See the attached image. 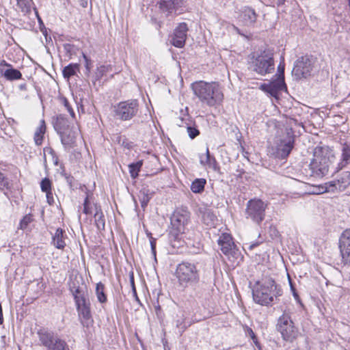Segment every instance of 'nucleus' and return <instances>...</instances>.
<instances>
[{
  "label": "nucleus",
  "mask_w": 350,
  "mask_h": 350,
  "mask_svg": "<svg viewBox=\"0 0 350 350\" xmlns=\"http://www.w3.org/2000/svg\"><path fill=\"white\" fill-rule=\"evenodd\" d=\"M175 275L179 285L184 288L196 285L200 278L197 265L188 261H183L176 266Z\"/></svg>",
  "instance_id": "nucleus-4"
},
{
  "label": "nucleus",
  "mask_w": 350,
  "mask_h": 350,
  "mask_svg": "<svg viewBox=\"0 0 350 350\" xmlns=\"http://www.w3.org/2000/svg\"><path fill=\"white\" fill-rule=\"evenodd\" d=\"M190 218V213L185 210L175 211L171 217L172 227L170 237L174 240L180 241L186 237L185 229Z\"/></svg>",
  "instance_id": "nucleus-5"
},
{
  "label": "nucleus",
  "mask_w": 350,
  "mask_h": 350,
  "mask_svg": "<svg viewBox=\"0 0 350 350\" xmlns=\"http://www.w3.org/2000/svg\"><path fill=\"white\" fill-rule=\"evenodd\" d=\"M348 1H349V6H350V0H348Z\"/></svg>",
  "instance_id": "nucleus-57"
},
{
  "label": "nucleus",
  "mask_w": 350,
  "mask_h": 350,
  "mask_svg": "<svg viewBox=\"0 0 350 350\" xmlns=\"http://www.w3.org/2000/svg\"><path fill=\"white\" fill-rule=\"evenodd\" d=\"M257 19V14L254 9L250 7L243 8L239 15V21L243 25L251 27L254 25Z\"/></svg>",
  "instance_id": "nucleus-20"
},
{
  "label": "nucleus",
  "mask_w": 350,
  "mask_h": 350,
  "mask_svg": "<svg viewBox=\"0 0 350 350\" xmlns=\"http://www.w3.org/2000/svg\"><path fill=\"white\" fill-rule=\"evenodd\" d=\"M247 334L252 338V340H253L254 344L257 346L258 342L257 340V338H256L254 332H253V330L251 328H248L247 330Z\"/></svg>",
  "instance_id": "nucleus-48"
},
{
  "label": "nucleus",
  "mask_w": 350,
  "mask_h": 350,
  "mask_svg": "<svg viewBox=\"0 0 350 350\" xmlns=\"http://www.w3.org/2000/svg\"><path fill=\"white\" fill-rule=\"evenodd\" d=\"M70 289L74 297L85 291L83 287L79 286H77L75 283L70 286Z\"/></svg>",
  "instance_id": "nucleus-42"
},
{
  "label": "nucleus",
  "mask_w": 350,
  "mask_h": 350,
  "mask_svg": "<svg viewBox=\"0 0 350 350\" xmlns=\"http://www.w3.org/2000/svg\"><path fill=\"white\" fill-rule=\"evenodd\" d=\"M83 57L85 62V68L87 71L90 72L92 68V62L84 53H83Z\"/></svg>",
  "instance_id": "nucleus-49"
},
{
  "label": "nucleus",
  "mask_w": 350,
  "mask_h": 350,
  "mask_svg": "<svg viewBox=\"0 0 350 350\" xmlns=\"http://www.w3.org/2000/svg\"><path fill=\"white\" fill-rule=\"evenodd\" d=\"M339 247L345 264L350 263V228L345 230L341 234L339 241Z\"/></svg>",
  "instance_id": "nucleus-16"
},
{
  "label": "nucleus",
  "mask_w": 350,
  "mask_h": 350,
  "mask_svg": "<svg viewBox=\"0 0 350 350\" xmlns=\"http://www.w3.org/2000/svg\"><path fill=\"white\" fill-rule=\"evenodd\" d=\"M192 90L194 94L209 107L219 104L224 98L219 85L215 82L198 81L192 84Z\"/></svg>",
  "instance_id": "nucleus-2"
},
{
  "label": "nucleus",
  "mask_w": 350,
  "mask_h": 350,
  "mask_svg": "<svg viewBox=\"0 0 350 350\" xmlns=\"http://www.w3.org/2000/svg\"><path fill=\"white\" fill-rule=\"evenodd\" d=\"M334 158V151L329 147L317 146L314 150L313 159L309 165L310 176L321 178L327 175Z\"/></svg>",
  "instance_id": "nucleus-1"
},
{
  "label": "nucleus",
  "mask_w": 350,
  "mask_h": 350,
  "mask_svg": "<svg viewBox=\"0 0 350 350\" xmlns=\"http://www.w3.org/2000/svg\"><path fill=\"white\" fill-rule=\"evenodd\" d=\"M215 216L210 211H206L203 215V221L207 225H211Z\"/></svg>",
  "instance_id": "nucleus-41"
},
{
  "label": "nucleus",
  "mask_w": 350,
  "mask_h": 350,
  "mask_svg": "<svg viewBox=\"0 0 350 350\" xmlns=\"http://www.w3.org/2000/svg\"><path fill=\"white\" fill-rule=\"evenodd\" d=\"M260 88L275 97L278 95L279 92L286 90L284 79L282 77H275V79L272 80L270 83L262 85Z\"/></svg>",
  "instance_id": "nucleus-18"
},
{
  "label": "nucleus",
  "mask_w": 350,
  "mask_h": 350,
  "mask_svg": "<svg viewBox=\"0 0 350 350\" xmlns=\"http://www.w3.org/2000/svg\"><path fill=\"white\" fill-rule=\"evenodd\" d=\"M187 130L188 135L191 139H194L200 134L199 130L195 127H192V126H187Z\"/></svg>",
  "instance_id": "nucleus-44"
},
{
  "label": "nucleus",
  "mask_w": 350,
  "mask_h": 350,
  "mask_svg": "<svg viewBox=\"0 0 350 350\" xmlns=\"http://www.w3.org/2000/svg\"><path fill=\"white\" fill-rule=\"evenodd\" d=\"M350 163V144L344 143L341 149L340 161L338 163V170H342Z\"/></svg>",
  "instance_id": "nucleus-24"
},
{
  "label": "nucleus",
  "mask_w": 350,
  "mask_h": 350,
  "mask_svg": "<svg viewBox=\"0 0 350 350\" xmlns=\"http://www.w3.org/2000/svg\"><path fill=\"white\" fill-rule=\"evenodd\" d=\"M18 88L20 90L25 91L27 90V84L26 83H22L18 85Z\"/></svg>",
  "instance_id": "nucleus-52"
},
{
  "label": "nucleus",
  "mask_w": 350,
  "mask_h": 350,
  "mask_svg": "<svg viewBox=\"0 0 350 350\" xmlns=\"http://www.w3.org/2000/svg\"><path fill=\"white\" fill-rule=\"evenodd\" d=\"M325 192H330L328 190V185L327 183H326L324 185H319L317 187H314L312 193L313 194H321Z\"/></svg>",
  "instance_id": "nucleus-40"
},
{
  "label": "nucleus",
  "mask_w": 350,
  "mask_h": 350,
  "mask_svg": "<svg viewBox=\"0 0 350 350\" xmlns=\"http://www.w3.org/2000/svg\"><path fill=\"white\" fill-rule=\"evenodd\" d=\"M9 182L8 180L5 177L3 174L0 172V189L3 190L4 189H8Z\"/></svg>",
  "instance_id": "nucleus-43"
},
{
  "label": "nucleus",
  "mask_w": 350,
  "mask_h": 350,
  "mask_svg": "<svg viewBox=\"0 0 350 350\" xmlns=\"http://www.w3.org/2000/svg\"><path fill=\"white\" fill-rule=\"evenodd\" d=\"M200 163L202 165H208L209 167H212L214 170L217 169V162L213 157H211L208 148L206 149V154L200 156Z\"/></svg>",
  "instance_id": "nucleus-28"
},
{
  "label": "nucleus",
  "mask_w": 350,
  "mask_h": 350,
  "mask_svg": "<svg viewBox=\"0 0 350 350\" xmlns=\"http://www.w3.org/2000/svg\"><path fill=\"white\" fill-rule=\"evenodd\" d=\"M147 236L149 237V239H150V236H152V234L150 232H147Z\"/></svg>",
  "instance_id": "nucleus-55"
},
{
  "label": "nucleus",
  "mask_w": 350,
  "mask_h": 350,
  "mask_svg": "<svg viewBox=\"0 0 350 350\" xmlns=\"http://www.w3.org/2000/svg\"><path fill=\"white\" fill-rule=\"evenodd\" d=\"M79 69V65L78 64H70L63 69V76L65 79H68L70 77L74 76Z\"/></svg>",
  "instance_id": "nucleus-32"
},
{
  "label": "nucleus",
  "mask_w": 350,
  "mask_h": 350,
  "mask_svg": "<svg viewBox=\"0 0 350 350\" xmlns=\"http://www.w3.org/2000/svg\"><path fill=\"white\" fill-rule=\"evenodd\" d=\"M96 294L99 302L105 303L107 301V296L105 293V285L102 282H98L96 287Z\"/></svg>",
  "instance_id": "nucleus-34"
},
{
  "label": "nucleus",
  "mask_w": 350,
  "mask_h": 350,
  "mask_svg": "<svg viewBox=\"0 0 350 350\" xmlns=\"http://www.w3.org/2000/svg\"><path fill=\"white\" fill-rule=\"evenodd\" d=\"M74 299H75L76 306L89 301L88 293L85 291H83V293H81V294L76 295L74 297Z\"/></svg>",
  "instance_id": "nucleus-36"
},
{
  "label": "nucleus",
  "mask_w": 350,
  "mask_h": 350,
  "mask_svg": "<svg viewBox=\"0 0 350 350\" xmlns=\"http://www.w3.org/2000/svg\"><path fill=\"white\" fill-rule=\"evenodd\" d=\"M258 288L253 291L254 301L262 306H268L273 301L274 297L282 295V291L271 278H266L257 282Z\"/></svg>",
  "instance_id": "nucleus-3"
},
{
  "label": "nucleus",
  "mask_w": 350,
  "mask_h": 350,
  "mask_svg": "<svg viewBox=\"0 0 350 350\" xmlns=\"http://www.w3.org/2000/svg\"><path fill=\"white\" fill-rule=\"evenodd\" d=\"M40 188L42 191L44 193H50L51 191V182L48 178H44L40 183Z\"/></svg>",
  "instance_id": "nucleus-37"
},
{
  "label": "nucleus",
  "mask_w": 350,
  "mask_h": 350,
  "mask_svg": "<svg viewBox=\"0 0 350 350\" xmlns=\"http://www.w3.org/2000/svg\"><path fill=\"white\" fill-rule=\"evenodd\" d=\"M156 241H157V239L155 238H153L152 236H150V247H151V252H152V254L154 256L155 260H156Z\"/></svg>",
  "instance_id": "nucleus-47"
},
{
  "label": "nucleus",
  "mask_w": 350,
  "mask_h": 350,
  "mask_svg": "<svg viewBox=\"0 0 350 350\" xmlns=\"http://www.w3.org/2000/svg\"><path fill=\"white\" fill-rule=\"evenodd\" d=\"M139 111V103L135 99L120 102L115 106L116 116L121 120L126 121L135 117Z\"/></svg>",
  "instance_id": "nucleus-11"
},
{
  "label": "nucleus",
  "mask_w": 350,
  "mask_h": 350,
  "mask_svg": "<svg viewBox=\"0 0 350 350\" xmlns=\"http://www.w3.org/2000/svg\"><path fill=\"white\" fill-rule=\"evenodd\" d=\"M142 165V160L138 161L135 163H132L129 165V173L132 178L135 179L138 176Z\"/></svg>",
  "instance_id": "nucleus-33"
},
{
  "label": "nucleus",
  "mask_w": 350,
  "mask_h": 350,
  "mask_svg": "<svg viewBox=\"0 0 350 350\" xmlns=\"http://www.w3.org/2000/svg\"><path fill=\"white\" fill-rule=\"evenodd\" d=\"M295 142V136L292 131H288L285 136L277 139L269 152L275 158L285 159L291 152Z\"/></svg>",
  "instance_id": "nucleus-7"
},
{
  "label": "nucleus",
  "mask_w": 350,
  "mask_h": 350,
  "mask_svg": "<svg viewBox=\"0 0 350 350\" xmlns=\"http://www.w3.org/2000/svg\"><path fill=\"white\" fill-rule=\"evenodd\" d=\"M62 104L66 108V109L68 110V111L69 112L70 116L72 118H75V114L74 110L72 108L71 105H70L68 100L66 98H63L62 99Z\"/></svg>",
  "instance_id": "nucleus-45"
},
{
  "label": "nucleus",
  "mask_w": 350,
  "mask_h": 350,
  "mask_svg": "<svg viewBox=\"0 0 350 350\" xmlns=\"http://www.w3.org/2000/svg\"><path fill=\"white\" fill-rule=\"evenodd\" d=\"M187 31L188 27L187 23H179L174 29V34L170 41L171 44L176 47L183 48L185 44Z\"/></svg>",
  "instance_id": "nucleus-15"
},
{
  "label": "nucleus",
  "mask_w": 350,
  "mask_h": 350,
  "mask_svg": "<svg viewBox=\"0 0 350 350\" xmlns=\"http://www.w3.org/2000/svg\"><path fill=\"white\" fill-rule=\"evenodd\" d=\"M130 282H131V286H132V291H133V295L135 297L136 300L139 301V299H138L137 295V292H136L135 286L134 277H133V273L130 275Z\"/></svg>",
  "instance_id": "nucleus-50"
},
{
  "label": "nucleus",
  "mask_w": 350,
  "mask_h": 350,
  "mask_svg": "<svg viewBox=\"0 0 350 350\" xmlns=\"http://www.w3.org/2000/svg\"><path fill=\"white\" fill-rule=\"evenodd\" d=\"M312 70V59L308 57H301L296 62L292 73L296 79L307 78L310 75Z\"/></svg>",
  "instance_id": "nucleus-13"
},
{
  "label": "nucleus",
  "mask_w": 350,
  "mask_h": 350,
  "mask_svg": "<svg viewBox=\"0 0 350 350\" xmlns=\"http://www.w3.org/2000/svg\"><path fill=\"white\" fill-rule=\"evenodd\" d=\"M278 74L275 77H282L284 79V63L280 62L278 66Z\"/></svg>",
  "instance_id": "nucleus-46"
},
{
  "label": "nucleus",
  "mask_w": 350,
  "mask_h": 350,
  "mask_svg": "<svg viewBox=\"0 0 350 350\" xmlns=\"http://www.w3.org/2000/svg\"><path fill=\"white\" fill-rule=\"evenodd\" d=\"M217 243L220 247L221 251L227 256L234 257L237 253L236 245H234L232 237L228 233H223L217 240Z\"/></svg>",
  "instance_id": "nucleus-14"
},
{
  "label": "nucleus",
  "mask_w": 350,
  "mask_h": 350,
  "mask_svg": "<svg viewBox=\"0 0 350 350\" xmlns=\"http://www.w3.org/2000/svg\"><path fill=\"white\" fill-rule=\"evenodd\" d=\"M251 69L260 75L271 73L274 70L273 54L270 51H264L254 57Z\"/></svg>",
  "instance_id": "nucleus-6"
},
{
  "label": "nucleus",
  "mask_w": 350,
  "mask_h": 350,
  "mask_svg": "<svg viewBox=\"0 0 350 350\" xmlns=\"http://www.w3.org/2000/svg\"><path fill=\"white\" fill-rule=\"evenodd\" d=\"M76 306L80 319L88 321L92 318L90 301Z\"/></svg>",
  "instance_id": "nucleus-25"
},
{
  "label": "nucleus",
  "mask_w": 350,
  "mask_h": 350,
  "mask_svg": "<svg viewBox=\"0 0 350 350\" xmlns=\"http://www.w3.org/2000/svg\"><path fill=\"white\" fill-rule=\"evenodd\" d=\"M83 212L86 215L92 214L93 212L94 213V205H91L88 199V196H87L84 200Z\"/></svg>",
  "instance_id": "nucleus-38"
},
{
  "label": "nucleus",
  "mask_w": 350,
  "mask_h": 350,
  "mask_svg": "<svg viewBox=\"0 0 350 350\" xmlns=\"http://www.w3.org/2000/svg\"><path fill=\"white\" fill-rule=\"evenodd\" d=\"M110 70L111 67L109 66L102 65L97 67L94 73L95 80H99L103 76H104L107 72H108Z\"/></svg>",
  "instance_id": "nucleus-35"
},
{
  "label": "nucleus",
  "mask_w": 350,
  "mask_h": 350,
  "mask_svg": "<svg viewBox=\"0 0 350 350\" xmlns=\"http://www.w3.org/2000/svg\"><path fill=\"white\" fill-rule=\"evenodd\" d=\"M206 180L204 178H196L191 185V190L196 193H202L204 189Z\"/></svg>",
  "instance_id": "nucleus-30"
},
{
  "label": "nucleus",
  "mask_w": 350,
  "mask_h": 350,
  "mask_svg": "<svg viewBox=\"0 0 350 350\" xmlns=\"http://www.w3.org/2000/svg\"><path fill=\"white\" fill-rule=\"evenodd\" d=\"M17 7L24 14H27L31 12L33 5L32 0H16Z\"/></svg>",
  "instance_id": "nucleus-31"
},
{
  "label": "nucleus",
  "mask_w": 350,
  "mask_h": 350,
  "mask_svg": "<svg viewBox=\"0 0 350 350\" xmlns=\"http://www.w3.org/2000/svg\"><path fill=\"white\" fill-rule=\"evenodd\" d=\"M275 3L278 5H280L283 4L285 1V0H273Z\"/></svg>",
  "instance_id": "nucleus-53"
},
{
  "label": "nucleus",
  "mask_w": 350,
  "mask_h": 350,
  "mask_svg": "<svg viewBox=\"0 0 350 350\" xmlns=\"http://www.w3.org/2000/svg\"><path fill=\"white\" fill-rule=\"evenodd\" d=\"M37 334L40 344L47 350H69L67 343L53 332L41 329Z\"/></svg>",
  "instance_id": "nucleus-8"
},
{
  "label": "nucleus",
  "mask_w": 350,
  "mask_h": 350,
  "mask_svg": "<svg viewBox=\"0 0 350 350\" xmlns=\"http://www.w3.org/2000/svg\"><path fill=\"white\" fill-rule=\"evenodd\" d=\"M349 185L350 172L348 171L342 172L337 180L327 183L328 190L331 192L344 191Z\"/></svg>",
  "instance_id": "nucleus-17"
},
{
  "label": "nucleus",
  "mask_w": 350,
  "mask_h": 350,
  "mask_svg": "<svg viewBox=\"0 0 350 350\" xmlns=\"http://www.w3.org/2000/svg\"><path fill=\"white\" fill-rule=\"evenodd\" d=\"M0 75L8 81L20 79L22 77L21 72L13 68L12 66L5 60L0 62Z\"/></svg>",
  "instance_id": "nucleus-19"
},
{
  "label": "nucleus",
  "mask_w": 350,
  "mask_h": 350,
  "mask_svg": "<svg viewBox=\"0 0 350 350\" xmlns=\"http://www.w3.org/2000/svg\"><path fill=\"white\" fill-rule=\"evenodd\" d=\"M277 329L286 341H293L297 336V329L295 327L290 313L284 311L278 320Z\"/></svg>",
  "instance_id": "nucleus-9"
},
{
  "label": "nucleus",
  "mask_w": 350,
  "mask_h": 350,
  "mask_svg": "<svg viewBox=\"0 0 350 350\" xmlns=\"http://www.w3.org/2000/svg\"><path fill=\"white\" fill-rule=\"evenodd\" d=\"M94 221L98 230H103L105 228V218L101 208L96 204H94Z\"/></svg>",
  "instance_id": "nucleus-26"
},
{
  "label": "nucleus",
  "mask_w": 350,
  "mask_h": 350,
  "mask_svg": "<svg viewBox=\"0 0 350 350\" xmlns=\"http://www.w3.org/2000/svg\"><path fill=\"white\" fill-rule=\"evenodd\" d=\"M257 245H258V243H254L250 244L249 245L248 248H249V250H252V249H254Z\"/></svg>",
  "instance_id": "nucleus-54"
},
{
  "label": "nucleus",
  "mask_w": 350,
  "mask_h": 350,
  "mask_svg": "<svg viewBox=\"0 0 350 350\" xmlns=\"http://www.w3.org/2000/svg\"><path fill=\"white\" fill-rule=\"evenodd\" d=\"M66 237L65 231L62 228H57L53 236L52 243L53 245L59 250H64L66 245L65 242Z\"/></svg>",
  "instance_id": "nucleus-22"
},
{
  "label": "nucleus",
  "mask_w": 350,
  "mask_h": 350,
  "mask_svg": "<svg viewBox=\"0 0 350 350\" xmlns=\"http://www.w3.org/2000/svg\"><path fill=\"white\" fill-rule=\"evenodd\" d=\"M267 204L259 199H252L247 203L245 217L257 224L265 219Z\"/></svg>",
  "instance_id": "nucleus-10"
},
{
  "label": "nucleus",
  "mask_w": 350,
  "mask_h": 350,
  "mask_svg": "<svg viewBox=\"0 0 350 350\" xmlns=\"http://www.w3.org/2000/svg\"><path fill=\"white\" fill-rule=\"evenodd\" d=\"M159 9L167 16H176L185 10V2L183 0H161L159 2Z\"/></svg>",
  "instance_id": "nucleus-12"
},
{
  "label": "nucleus",
  "mask_w": 350,
  "mask_h": 350,
  "mask_svg": "<svg viewBox=\"0 0 350 350\" xmlns=\"http://www.w3.org/2000/svg\"><path fill=\"white\" fill-rule=\"evenodd\" d=\"M53 126L57 133H62V131L69 128V122L67 118L63 114H59L53 121Z\"/></svg>",
  "instance_id": "nucleus-23"
},
{
  "label": "nucleus",
  "mask_w": 350,
  "mask_h": 350,
  "mask_svg": "<svg viewBox=\"0 0 350 350\" xmlns=\"http://www.w3.org/2000/svg\"><path fill=\"white\" fill-rule=\"evenodd\" d=\"M33 221V216L31 214H27L25 216L23 217V218L21 219L20 222V228L21 229H25L28 226V225L32 222Z\"/></svg>",
  "instance_id": "nucleus-39"
},
{
  "label": "nucleus",
  "mask_w": 350,
  "mask_h": 350,
  "mask_svg": "<svg viewBox=\"0 0 350 350\" xmlns=\"http://www.w3.org/2000/svg\"><path fill=\"white\" fill-rule=\"evenodd\" d=\"M153 193L146 187L142 188L138 194L139 200L143 210H145L150 199L152 198Z\"/></svg>",
  "instance_id": "nucleus-27"
},
{
  "label": "nucleus",
  "mask_w": 350,
  "mask_h": 350,
  "mask_svg": "<svg viewBox=\"0 0 350 350\" xmlns=\"http://www.w3.org/2000/svg\"><path fill=\"white\" fill-rule=\"evenodd\" d=\"M47 202L49 204H51L53 202V197L52 191H50V193H46Z\"/></svg>",
  "instance_id": "nucleus-51"
},
{
  "label": "nucleus",
  "mask_w": 350,
  "mask_h": 350,
  "mask_svg": "<svg viewBox=\"0 0 350 350\" xmlns=\"http://www.w3.org/2000/svg\"><path fill=\"white\" fill-rule=\"evenodd\" d=\"M60 135L61 142L66 148H70L74 146L75 139L78 135L77 129L62 131V133H58Z\"/></svg>",
  "instance_id": "nucleus-21"
},
{
  "label": "nucleus",
  "mask_w": 350,
  "mask_h": 350,
  "mask_svg": "<svg viewBox=\"0 0 350 350\" xmlns=\"http://www.w3.org/2000/svg\"><path fill=\"white\" fill-rule=\"evenodd\" d=\"M46 131V125L44 120L40 122L39 126L37 128L35 135L34 141L36 145L40 146L42 143L43 136Z\"/></svg>",
  "instance_id": "nucleus-29"
},
{
  "label": "nucleus",
  "mask_w": 350,
  "mask_h": 350,
  "mask_svg": "<svg viewBox=\"0 0 350 350\" xmlns=\"http://www.w3.org/2000/svg\"><path fill=\"white\" fill-rule=\"evenodd\" d=\"M181 329H182V332H183L185 329V327H181Z\"/></svg>",
  "instance_id": "nucleus-56"
}]
</instances>
